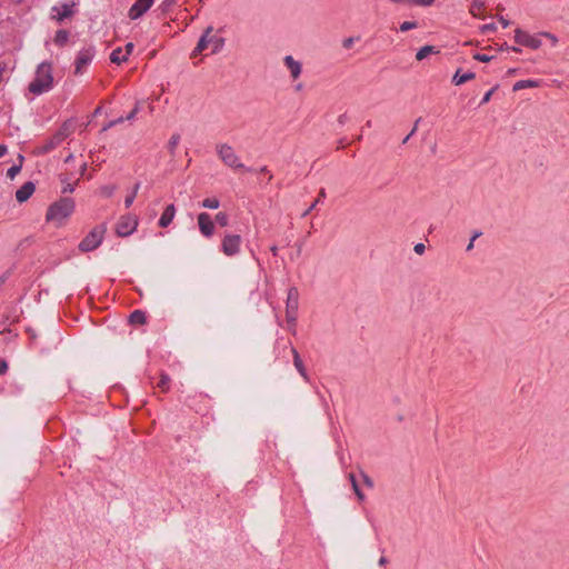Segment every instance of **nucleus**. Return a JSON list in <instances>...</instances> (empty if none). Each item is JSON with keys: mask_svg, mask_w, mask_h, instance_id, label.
<instances>
[{"mask_svg": "<svg viewBox=\"0 0 569 569\" xmlns=\"http://www.w3.org/2000/svg\"><path fill=\"white\" fill-rule=\"evenodd\" d=\"M53 87L52 66L50 62H41L37 70L34 79L29 83L28 90L32 94H42Z\"/></svg>", "mask_w": 569, "mask_h": 569, "instance_id": "f257e3e1", "label": "nucleus"}, {"mask_svg": "<svg viewBox=\"0 0 569 569\" xmlns=\"http://www.w3.org/2000/svg\"><path fill=\"white\" fill-rule=\"evenodd\" d=\"M73 210L74 200L70 197H62L49 206L46 220L48 222H56L60 227Z\"/></svg>", "mask_w": 569, "mask_h": 569, "instance_id": "f03ea898", "label": "nucleus"}, {"mask_svg": "<svg viewBox=\"0 0 569 569\" xmlns=\"http://www.w3.org/2000/svg\"><path fill=\"white\" fill-rule=\"evenodd\" d=\"M107 227L104 223L94 227L79 243V250L89 252L97 249L103 239Z\"/></svg>", "mask_w": 569, "mask_h": 569, "instance_id": "7ed1b4c3", "label": "nucleus"}, {"mask_svg": "<svg viewBox=\"0 0 569 569\" xmlns=\"http://www.w3.org/2000/svg\"><path fill=\"white\" fill-rule=\"evenodd\" d=\"M216 151L220 160L232 169H243L244 164L240 162L239 157L236 154L233 148L228 143H218Z\"/></svg>", "mask_w": 569, "mask_h": 569, "instance_id": "20e7f679", "label": "nucleus"}, {"mask_svg": "<svg viewBox=\"0 0 569 569\" xmlns=\"http://www.w3.org/2000/svg\"><path fill=\"white\" fill-rule=\"evenodd\" d=\"M138 227V218L133 214H126L117 223L116 232L119 237L130 236Z\"/></svg>", "mask_w": 569, "mask_h": 569, "instance_id": "39448f33", "label": "nucleus"}, {"mask_svg": "<svg viewBox=\"0 0 569 569\" xmlns=\"http://www.w3.org/2000/svg\"><path fill=\"white\" fill-rule=\"evenodd\" d=\"M515 42L530 49H539L541 47V39L539 37L530 36L528 32L517 28L515 30Z\"/></svg>", "mask_w": 569, "mask_h": 569, "instance_id": "423d86ee", "label": "nucleus"}, {"mask_svg": "<svg viewBox=\"0 0 569 569\" xmlns=\"http://www.w3.org/2000/svg\"><path fill=\"white\" fill-rule=\"evenodd\" d=\"M241 237L239 234H226L222 239L221 250L228 256L232 257L240 250Z\"/></svg>", "mask_w": 569, "mask_h": 569, "instance_id": "0eeeda50", "label": "nucleus"}, {"mask_svg": "<svg viewBox=\"0 0 569 569\" xmlns=\"http://www.w3.org/2000/svg\"><path fill=\"white\" fill-rule=\"evenodd\" d=\"M154 0H136L129 9L128 16L131 20L141 18L153 4Z\"/></svg>", "mask_w": 569, "mask_h": 569, "instance_id": "6e6552de", "label": "nucleus"}, {"mask_svg": "<svg viewBox=\"0 0 569 569\" xmlns=\"http://www.w3.org/2000/svg\"><path fill=\"white\" fill-rule=\"evenodd\" d=\"M94 56L93 48H86L79 51L76 58V69L74 73L80 74L82 72V68L91 62Z\"/></svg>", "mask_w": 569, "mask_h": 569, "instance_id": "1a4fd4ad", "label": "nucleus"}, {"mask_svg": "<svg viewBox=\"0 0 569 569\" xmlns=\"http://www.w3.org/2000/svg\"><path fill=\"white\" fill-rule=\"evenodd\" d=\"M198 226L200 232L207 238H210L214 232V223L210 214L207 212H201L198 214Z\"/></svg>", "mask_w": 569, "mask_h": 569, "instance_id": "9d476101", "label": "nucleus"}, {"mask_svg": "<svg viewBox=\"0 0 569 569\" xmlns=\"http://www.w3.org/2000/svg\"><path fill=\"white\" fill-rule=\"evenodd\" d=\"M36 184L32 181L24 182L16 192V199L22 203L27 201L34 192Z\"/></svg>", "mask_w": 569, "mask_h": 569, "instance_id": "9b49d317", "label": "nucleus"}, {"mask_svg": "<svg viewBox=\"0 0 569 569\" xmlns=\"http://www.w3.org/2000/svg\"><path fill=\"white\" fill-rule=\"evenodd\" d=\"M299 308V291L296 287L288 289L286 311H298Z\"/></svg>", "mask_w": 569, "mask_h": 569, "instance_id": "f8f14e48", "label": "nucleus"}, {"mask_svg": "<svg viewBox=\"0 0 569 569\" xmlns=\"http://www.w3.org/2000/svg\"><path fill=\"white\" fill-rule=\"evenodd\" d=\"M62 140L54 133L51 138L44 141L42 146H39L36 149L37 154H46L56 149L59 144H61Z\"/></svg>", "mask_w": 569, "mask_h": 569, "instance_id": "ddd939ff", "label": "nucleus"}, {"mask_svg": "<svg viewBox=\"0 0 569 569\" xmlns=\"http://www.w3.org/2000/svg\"><path fill=\"white\" fill-rule=\"evenodd\" d=\"M212 31H213V27L209 26L206 28V30L203 31V34L200 37V39L197 43V47L193 50L194 56L197 53L202 52L203 50H206L208 48V46L210 43V34L212 33Z\"/></svg>", "mask_w": 569, "mask_h": 569, "instance_id": "4468645a", "label": "nucleus"}, {"mask_svg": "<svg viewBox=\"0 0 569 569\" xmlns=\"http://www.w3.org/2000/svg\"><path fill=\"white\" fill-rule=\"evenodd\" d=\"M283 62L290 70L291 77L293 79H297L301 74L302 66L299 61L295 60L292 56H286Z\"/></svg>", "mask_w": 569, "mask_h": 569, "instance_id": "2eb2a0df", "label": "nucleus"}, {"mask_svg": "<svg viewBox=\"0 0 569 569\" xmlns=\"http://www.w3.org/2000/svg\"><path fill=\"white\" fill-rule=\"evenodd\" d=\"M174 214H176L174 204H172V203L168 204L159 219V226L161 228H167L172 222Z\"/></svg>", "mask_w": 569, "mask_h": 569, "instance_id": "dca6fc26", "label": "nucleus"}, {"mask_svg": "<svg viewBox=\"0 0 569 569\" xmlns=\"http://www.w3.org/2000/svg\"><path fill=\"white\" fill-rule=\"evenodd\" d=\"M76 122L73 119L66 120L61 127L58 129L56 134L63 141L66 138H68L74 130Z\"/></svg>", "mask_w": 569, "mask_h": 569, "instance_id": "f3484780", "label": "nucleus"}, {"mask_svg": "<svg viewBox=\"0 0 569 569\" xmlns=\"http://www.w3.org/2000/svg\"><path fill=\"white\" fill-rule=\"evenodd\" d=\"M73 6H74L73 3L72 4L63 3L61 6L62 11L58 12L56 16H52V19H56L58 22H61L64 19L72 17L74 14V11L72 9Z\"/></svg>", "mask_w": 569, "mask_h": 569, "instance_id": "a211bd4d", "label": "nucleus"}, {"mask_svg": "<svg viewBox=\"0 0 569 569\" xmlns=\"http://www.w3.org/2000/svg\"><path fill=\"white\" fill-rule=\"evenodd\" d=\"M460 71H461V69H458L452 77V82L456 86L463 84L465 82L472 80L476 77L475 72H467V73L461 74Z\"/></svg>", "mask_w": 569, "mask_h": 569, "instance_id": "6ab92c4d", "label": "nucleus"}, {"mask_svg": "<svg viewBox=\"0 0 569 569\" xmlns=\"http://www.w3.org/2000/svg\"><path fill=\"white\" fill-rule=\"evenodd\" d=\"M539 84H540L539 80H532V79L519 80L513 84L512 91H519V90H522L526 88H537V87H539Z\"/></svg>", "mask_w": 569, "mask_h": 569, "instance_id": "aec40b11", "label": "nucleus"}, {"mask_svg": "<svg viewBox=\"0 0 569 569\" xmlns=\"http://www.w3.org/2000/svg\"><path fill=\"white\" fill-rule=\"evenodd\" d=\"M291 353H292V357H293V365H295L296 369L299 371V373L303 378H307L306 368H305V365L302 362V359H301L299 352L297 351L296 348H291Z\"/></svg>", "mask_w": 569, "mask_h": 569, "instance_id": "412c9836", "label": "nucleus"}, {"mask_svg": "<svg viewBox=\"0 0 569 569\" xmlns=\"http://www.w3.org/2000/svg\"><path fill=\"white\" fill-rule=\"evenodd\" d=\"M131 325H144L147 322L146 313L142 310H134L129 316Z\"/></svg>", "mask_w": 569, "mask_h": 569, "instance_id": "4be33fe9", "label": "nucleus"}, {"mask_svg": "<svg viewBox=\"0 0 569 569\" xmlns=\"http://www.w3.org/2000/svg\"><path fill=\"white\" fill-rule=\"evenodd\" d=\"M69 36L70 33L68 30L60 29L56 32L53 41L58 47L62 48L67 44Z\"/></svg>", "mask_w": 569, "mask_h": 569, "instance_id": "5701e85b", "label": "nucleus"}, {"mask_svg": "<svg viewBox=\"0 0 569 569\" xmlns=\"http://www.w3.org/2000/svg\"><path fill=\"white\" fill-rule=\"evenodd\" d=\"M128 60V57L127 54H122V49L119 47V48H116L111 54H110V61L112 63H117V64H120L122 62H126Z\"/></svg>", "mask_w": 569, "mask_h": 569, "instance_id": "b1692460", "label": "nucleus"}, {"mask_svg": "<svg viewBox=\"0 0 569 569\" xmlns=\"http://www.w3.org/2000/svg\"><path fill=\"white\" fill-rule=\"evenodd\" d=\"M436 52H438V51L436 50V48L433 46H425L418 50V52L416 54V59L418 61H421L425 58H427L429 54L436 53Z\"/></svg>", "mask_w": 569, "mask_h": 569, "instance_id": "393cba45", "label": "nucleus"}, {"mask_svg": "<svg viewBox=\"0 0 569 569\" xmlns=\"http://www.w3.org/2000/svg\"><path fill=\"white\" fill-rule=\"evenodd\" d=\"M224 38L210 34V43L212 44V53L219 52L224 46Z\"/></svg>", "mask_w": 569, "mask_h": 569, "instance_id": "a878e982", "label": "nucleus"}, {"mask_svg": "<svg viewBox=\"0 0 569 569\" xmlns=\"http://www.w3.org/2000/svg\"><path fill=\"white\" fill-rule=\"evenodd\" d=\"M349 480L351 482V486H352V489L357 496V498L362 501L365 500V493L362 492V490L360 489L359 485H358V481L356 479V476L353 473H349Z\"/></svg>", "mask_w": 569, "mask_h": 569, "instance_id": "bb28decb", "label": "nucleus"}, {"mask_svg": "<svg viewBox=\"0 0 569 569\" xmlns=\"http://www.w3.org/2000/svg\"><path fill=\"white\" fill-rule=\"evenodd\" d=\"M60 181L63 183L62 193H71L74 190V186L70 182V179L67 174H60Z\"/></svg>", "mask_w": 569, "mask_h": 569, "instance_id": "cd10ccee", "label": "nucleus"}, {"mask_svg": "<svg viewBox=\"0 0 569 569\" xmlns=\"http://www.w3.org/2000/svg\"><path fill=\"white\" fill-rule=\"evenodd\" d=\"M176 2L177 0H163L158 7L160 14L166 16L170 11L171 7L176 4Z\"/></svg>", "mask_w": 569, "mask_h": 569, "instance_id": "c85d7f7f", "label": "nucleus"}, {"mask_svg": "<svg viewBox=\"0 0 569 569\" xmlns=\"http://www.w3.org/2000/svg\"><path fill=\"white\" fill-rule=\"evenodd\" d=\"M139 188H140V182H137L133 186V189H132L131 193L126 197V199H124L126 208H129L133 203V201H134V199L137 197Z\"/></svg>", "mask_w": 569, "mask_h": 569, "instance_id": "c756f323", "label": "nucleus"}, {"mask_svg": "<svg viewBox=\"0 0 569 569\" xmlns=\"http://www.w3.org/2000/svg\"><path fill=\"white\" fill-rule=\"evenodd\" d=\"M179 141H180V134L174 133L171 136V138L168 142V151L172 157L174 156V151H176V148H177Z\"/></svg>", "mask_w": 569, "mask_h": 569, "instance_id": "7c9ffc66", "label": "nucleus"}, {"mask_svg": "<svg viewBox=\"0 0 569 569\" xmlns=\"http://www.w3.org/2000/svg\"><path fill=\"white\" fill-rule=\"evenodd\" d=\"M201 206L203 208H207V209H211V210H214V209H218L219 206H220V201L217 199V198H206Z\"/></svg>", "mask_w": 569, "mask_h": 569, "instance_id": "2f4dec72", "label": "nucleus"}, {"mask_svg": "<svg viewBox=\"0 0 569 569\" xmlns=\"http://www.w3.org/2000/svg\"><path fill=\"white\" fill-rule=\"evenodd\" d=\"M325 197H326V190L322 188V189H320L318 198L315 201H312L311 206L301 214V217L302 218L307 217L317 207V204L320 202V199L325 198Z\"/></svg>", "mask_w": 569, "mask_h": 569, "instance_id": "473e14b6", "label": "nucleus"}, {"mask_svg": "<svg viewBox=\"0 0 569 569\" xmlns=\"http://www.w3.org/2000/svg\"><path fill=\"white\" fill-rule=\"evenodd\" d=\"M297 312L298 311H286V319L288 325L292 328L293 333L296 332V321H297Z\"/></svg>", "mask_w": 569, "mask_h": 569, "instance_id": "72a5a7b5", "label": "nucleus"}, {"mask_svg": "<svg viewBox=\"0 0 569 569\" xmlns=\"http://www.w3.org/2000/svg\"><path fill=\"white\" fill-rule=\"evenodd\" d=\"M214 220L221 227H226L229 222V217L226 212L220 211L216 214Z\"/></svg>", "mask_w": 569, "mask_h": 569, "instance_id": "f704fd0d", "label": "nucleus"}, {"mask_svg": "<svg viewBox=\"0 0 569 569\" xmlns=\"http://www.w3.org/2000/svg\"><path fill=\"white\" fill-rule=\"evenodd\" d=\"M483 2L475 1L470 8V13L475 17H480V12L483 9Z\"/></svg>", "mask_w": 569, "mask_h": 569, "instance_id": "c9c22d12", "label": "nucleus"}, {"mask_svg": "<svg viewBox=\"0 0 569 569\" xmlns=\"http://www.w3.org/2000/svg\"><path fill=\"white\" fill-rule=\"evenodd\" d=\"M435 3V0H408L407 4H415L418 7H430Z\"/></svg>", "mask_w": 569, "mask_h": 569, "instance_id": "e433bc0d", "label": "nucleus"}, {"mask_svg": "<svg viewBox=\"0 0 569 569\" xmlns=\"http://www.w3.org/2000/svg\"><path fill=\"white\" fill-rule=\"evenodd\" d=\"M417 22L416 21H405L400 24V31L401 32H406V31H409L411 29H415L417 28Z\"/></svg>", "mask_w": 569, "mask_h": 569, "instance_id": "4c0bfd02", "label": "nucleus"}, {"mask_svg": "<svg viewBox=\"0 0 569 569\" xmlns=\"http://www.w3.org/2000/svg\"><path fill=\"white\" fill-rule=\"evenodd\" d=\"M495 58V56L492 54H487V53H476L473 56V59L475 60H478L480 62H489L491 61L492 59Z\"/></svg>", "mask_w": 569, "mask_h": 569, "instance_id": "58836bf2", "label": "nucleus"}, {"mask_svg": "<svg viewBox=\"0 0 569 569\" xmlns=\"http://www.w3.org/2000/svg\"><path fill=\"white\" fill-rule=\"evenodd\" d=\"M21 171V164H13L7 171V176L13 179Z\"/></svg>", "mask_w": 569, "mask_h": 569, "instance_id": "ea45409f", "label": "nucleus"}, {"mask_svg": "<svg viewBox=\"0 0 569 569\" xmlns=\"http://www.w3.org/2000/svg\"><path fill=\"white\" fill-rule=\"evenodd\" d=\"M359 39H360V37H359V36H358V37H349V38H346V39H343V41H342V47H343L345 49H350V48L353 46L355 41H358Z\"/></svg>", "mask_w": 569, "mask_h": 569, "instance_id": "a19ab883", "label": "nucleus"}, {"mask_svg": "<svg viewBox=\"0 0 569 569\" xmlns=\"http://www.w3.org/2000/svg\"><path fill=\"white\" fill-rule=\"evenodd\" d=\"M126 120V117H119L112 121H110L109 123H107L103 128H102V131H107L108 129L119 124V123H122L123 121Z\"/></svg>", "mask_w": 569, "mask_h": 569, "instance_id": "79ce46f5", "label": "nucleus"}, {"mask_svg": "<svg viewBox=\"0 0 569 569\" xmlns=\"http://www.w3.org/2000/svg\"><path fill=\"white\" fill-rule=\"evenodd\" d=\"M497 90H498V86H493V87H492V88H491V89H490V90H489V91L483 96L482 100L480 101V106H481V104L487 103V102L490 100L491 96H492Z\"/></svg>", "mask_w": 569, "mask_h": 569, "instance_id": "37998d69", "label": "nucleus"}, {"mask_svg": "<svg viewBox=\"0 0 569 569\" xmlns=\"http://www.w3.org/2000/svg\"><path fill=\"white\" fill-rule=\"evenodd\" d=\"M539 37L548 38L550 40L552 47H555L558 43V38L553 33L541 32V33H539Z\"/></svg>", "mask_w": 569, "mask_h": 569, "instance_id": "c03bdc74", "label": "nucleus"}, {"mask_svg": "<svg viewBox=\"0 0 569 569\" xmlns=\"http://www.w3.org/2000/svg\"><path fill=\"white\" fill-rule=\"evenodd\" d=\"M509 50H512L515 52H520L521 49L517 48V47H509L508 43L506 41L503 42H500V52L502 51H509Z\"/></svg>", "mask_w": 569, "mask_h": 569, "instance_id": "a18cd8bd", "label": "nucleus"}, {"mask_svg": "<svg viewBox=\"0 0 569 569\" xmlns=\"http://www.w3.org/2000/svg\"><path fill=\"white\" fill-rule=\"evenodd\" d=\"M481 234H482V233H481L480 231H475V232H473V234H472V237H471V239H470V241H469V243H468V246H467V248H466V250H467V251L472 250L475 240H476L477 238H479Z\"/></svg>", "mask_w": 569, "mask_h": 569, "instance_id": "49530a36", "label": "nucleus"}, {"mask_svg": "<svg viewBox=\"0 0 569 569\" xmlns=\"http://www.w3.org/2000/svg\"><path fill=\"white\" fill-rule=\"evenodd\" d=\"M361 477H362L363 483L367 487L373 488V486H375L373 480L367 473L361 472Z\"/></svg>", "mask_w": 569, "mask_h": 569, "instance_id": "de8ad7c7", "label": "nucleus"}, {"mask_svg": "<svg viewBox=\"0 0 569 569\" xmlns=\"http://www.w3.org/2000/svg\"><path fill=\"white\" fill-rule=\"evenodd\" d=\"M140 110V106H139V102L136 103L133 110L126 117V120H132L136 114L139 112Z\"/></svg>", "mask_w": 569, "mask_h": 569, "instance_id": "09e8293b", "label": "nucleus"}, {"mask_svg": "<svg viewBox=\"0 0 569 569\" xmlns=\"http://www.w3.org/2000/svg\"><path fill=\"white\" fill-rule=\"evenodd\" d=\"M421 118L417 119L416 122H415V127L412 128V130L409 132V134L407 137H405V139L402 140V143H407L408 140L410 139V137L416 132L417 130V126L418 123L420 122Z\"/></svg>", "mask_w": 569, "mask_h": 569, "instance_id": "8fccbe9b", "label": "nucleus"}, {"mask_svg": "<svg viewBox=\"0 0 569 569\" xmlns=\"http://www.w3.org/2000/svg\"><path fill=\"white\" fill-rule=\"evenodd\" d=\"M413 250L417 254H422L426 250V246L423 243L419 242L415 246Z\"/></svg>", "mask_w": 569, "mask_h": 569, "instance_id": "3c124183", "label": "nucleus"}, {"mask_svg": "<svg viewBox=\"0 0 569 569\" xmlns=\"http://www.w3.org/2000/svg\"><path fill=\"white\" fill-rule=\"evenodd\" d=\"M169 380H170V379H169V377H168L167 375H162V376H161V379H160V381H159V383H158V387H159V388H164V387H166V385H167V382H168Z\"/></svg>", "mask_w": 569, "mask_h": 569, "instance_id": "603ef678", "label": "nucleus"}, {"mask_svg": "<svg viewBox=\"0 0 569 569\" xmlns=\"http://www.w3.org/2000/svg\"><path fill=\"white\" fill-rule=\"evenodd\" d=\"M10 274L11 269L7 270L3 274L0 276V287L7 281Z\"/></svg>", "mask_w": 569, "mask_h": 569, "instance_id": "864d4df0", "label": "nucleus"}, {"mask_svg": "<svg viewBox=\"0 0 569 569\" xmlns=\"http://www.w3.org/2000/svg\"><path fill=\"white\" fill-rule=\"evenodd\" d=\"M8 370V363L6 360L0 359V375L6 373Z\"/></svg>", "mask_w": 569, "mask_h": 569, "instance_id": "5fc2aeb1", "label": "nucleus"}, {"mask_svg": "<svg viewBox=\"0 0 569 569\" xmlns=\"http://www.w3.org/2000/svg\"><path fill=\"white\" fill-rule=\"evenodd\" d=\"M495 29H496V26H495V23H493V22L488 23V24H485V26H482V27H481V31H482L483 33H485V32H487V31H489V30H495Z\"/></svg>", "mask_w": 569, "mask_h": 569, "instance_id": "6e6d98bb", "label": "nucleus"}, {"mask_svg": "<svg viewBox=\"0 0 569 569\" xmlns=\"http://www.w3.org/2000/svg\"><path fill=\"white\" fill-rule=\"evenodd\" d=\"M347 120H348V116H347V113H342V114H340V116L338 117V122H339L340 124H345V123L347 122Z\"/></svg>", "mask_w": 569, "mask_h": 569, "instance_id": "4d7b16f0", "label": "nucleus"}, {"mask_svg": "<svg viewBox=\"0 0 569 569\" xmlns=\"http://www.w3.org/2000/svg\"><path fill=\"white\" fill-rule=\"evenodd\" d=\"M510 23H511V22H510L509 20H507V19H505L502 16H500V24H501V27H502V28H507V27H509V26H510Z\"/></svg>", "mask_w": 569, "mask_h": 569, "instance_id": "13d9d810", "label": "nucleus"}, {"mask_svg": "<svg viewBox=\"0 0 569 569\" xmlns=\"http://www.w3.org/2000/svg\"><path fill=\"white\" fill-rule=\"evenodd\" d=\"M132 50H133V43L132 42H128L126 44V54H127V57L132 52Z\"/></svg>", "mask_w": 569, "mask_h": 569, "instance_id": "bf43d9fd", "label": "nucleus"}, {"mask_svg": "<svg viewBox=\"0 0 569 569\" xmlns=\"http://www.w3.org/2000/svg\"><path fill=\"white\" fill-rule=\"evenodd\" d=\"M7 146L0 144V158L3 157L7 153Z\"/></svg>", "mask_w": 569, "mask_h": 569, "instance_id": "052dcab7", "label": "nucleus"}, {"mask_svg": "<svg viewBox=\"0 0 569 569\" xmlns=\"http://www.w3.org/2000/svg\"><path fill=\"white\" fill-rule=\"evenodd\" d=\"M387 562H388V559H387L386 557H381V558L379 559V562H378V563H379V566H385Z\"/></svg>", "mask_w": 569, "mask_h": 569, "instance_id": "680f3d73", "label": "nucleus"}, {"mask_svg": "<svg viewBox=\"0 0 569 569\" xmlns=\"http://www.w3.org/2000/svg\"><path fill=\"white\" fill-rule=\"evenodd\" d=\"M86 170H87V163H82V166L80 167V174L83 176Z\"/></svg>", "mask_w": 569, "mask_h": 569, "instance_id": "e2e57ef3", "label": "nucleus"}, {"mask_svg": "<svg viewBox=\"0 0 569 569\" xmlns=\"http://www.w3.org/2000/svg\"><path fill=\"white\" fill-rule=\"evenodd\" d=\"M270 250H271V252H272V254H273V256H277V253H278V247H277V246H272V247L270 248Z\"/></svg>", "mask_w": 569, "mask_h": 569, "instance_id": "0e129e2a", "label": "nucleus"}, {"mask_svg": "<svg viewBox=\"0 0 569 569\" xmlns=\"http://www.w3.org/2000/svg\"><path fill=\"white\" fill-rule=\"evenodd\" d=\"M18 160H19V163L18 164H21L23 163V160H24V157L22 154H19L18 156Z\"/></svg>", "mask_w": 569, "mask_h": 569, "instance_id": "69168bd1", "label": "nucleus"}, {"mask_svg": "<svg viewBox=\"0 0 569 569\" xmlns=\"http://www.w3.org/2000/svg\"><path fill=\"white\" fill-rule=\"evenodd\" d=\"M516 71H517V69H509V70L507 71V74H508V76H512Z\"/></svg>", "mask_w": 569, "mask_h": 569, "instance_id": "338daca9", "label": "nucleus"}, {"mask_svg": "<svg viewBox=\"0 0 569 569\" xmlns=\"http://www.w3.org/2000/svg\"><path fill=\"white\" fill-rule=\"evenodd\" d=\"M100 112H101V107H98V108L94 110L93 116H97V114H99Z\"/></svg>", "mask_w": 569, "mask_h": 569, "instance_id": "774afa93", "label": "nucleus"}]
</instances>
